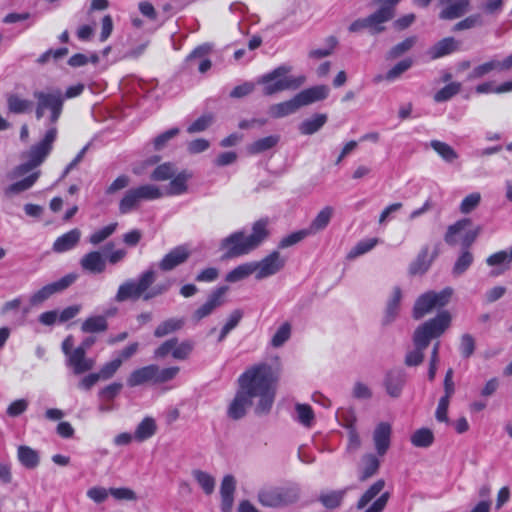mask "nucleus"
Listing matches in <instances>:
<instances>
[{
  "mask_svg": "<svg viewBox=\"0 0 512 512\" xmlns=\"http://www.w3.org/2000/svg\"><path fill=\"white\" fill-rule=\"evenodd\" d=\"M278 377L271 365L258 363L247 368L238 378V389L227 406L226 415L237 421L244 418L251 407L258 416L270 413Z\"/></svg>",
  "mask_w": 512,
  "mask_h": 512,
  "instance_id": "1",
  "label": "nucleus"
},
{
  "mask_svg": "<svg viewBox=\"0 0 512 512\" xmlns=\"http://www.w3.org/2000/svg\"><path fill=\"white\" fill-rule=\"evenodd\" d=\"M33 97L36 100L35 116L38 120L44 117L46 111H49L48 128L44 137L31 147L28 162L15 168L13 177L22 176L39 166L49 155L57 137L58 131L55 124L63 110L64 96L62 91L58 88L36 90L33 92Z\"/></svg>",
  "mask_w": 512,
  "mask_h": 512,
  "instance_id": "2",
  "label": "nucleus"
},
{
  "mask_svg": "<svg viewBox=\"0 0 512 512\" xmlns=\"http://www.w3.org/2000/svg\"><path fill=\"white\" fill-rule=\"evenodd\" d=\"M450 321V314L443 311L433 319L420 325L413 335L415 349L406 354L405 364L407 366L420 365L424 359V350L428 347L431 339L441 336L448 328Z\"/></svg>",
  "mask_w": 512,
  "mask_h": 512,
  "instance_id": "3",
  "label": "nucleus"
},
{
  "mask_svg": "<svg viewBox=\"0 0 512 512\" xmlns=\"http://www.w3.org/2000/svg\"><path fill=\"white\" fill-rule=\"evenodd\" d=\"M268 236L267 221L259 220L253 224L252 233L245 235L237 231L221 241V249L228 258L246 255L256 249Z\"/></svg>",
  "mask_w": 512,
  "mask_h": 512,
  "instance_id": "4",
  "label": "nucleus"
},
{
  "mask_svg": "<svg viewBox=\"0 0 512 512\" xmlns=\"http://www.w3.org/2000/svg\"><path fill=\"white\" fill-rule=\"evenodd\" d=\"M290 71V66L281 65L259 77L257 83L263 85V94L270 96L285 90H295L305 83L304 75L288 76Z\"/></svg>",
  "mask_w": 512,
  "mask_h": 512,
  "instance_id": "5",
  "label": "nucleus"
},
{
  "mask_svg": "<svg viewBox=\"0 0 512 512\" xmlns=\"http://www.w3.org/2000/svg\"><path fill=\"white\" fill-rule=\"evenodd\" d=\"M300 487L296 484L287 486H266L257 493V500L267 508H284L300 499Z\"/></svg>",
  "mask_w": 512,
  "mask_h": 512,
  "instance_id": "6",
  "label": "nucleus"
},
{
  "mask_svg": "<svg viewBox=\"0 0 512 512\" xmlns=\"http://www.w3.org/2000/svg\"><path fill=\"white\" fill-rule=\"evenodd\" d=\"M156 280V271L149 268L143 271L137 280L129 279L123 282L115 294L116 302H125L127 300L143 299V295L153 285Z\"/></svg>",
  "mask_w": 512,
  "mask_h": 512,
  "instance_id": "7",
  "label": "nucleus"
},
{
  "mask_svg": "<svg viewBox=\"0 0 512 512\" xmlns=\"http://www.w3.org/2000/svg\"><path fill=\"white\" fill-rule=\"evenodd\" d=\"M452 294L453 289L446 287L439 292L428 291L420 295L413 307V317L419 320L434 309L444 307L449 303Z\"/></svg>",
  "mask_w": 512,
  "mask_h": 512,
  "instance_id": "8",
  "label": "nucleus"
},
{
  "mask_svg": "<svg viewBox=\"0 0 512 512\" xmlns=\"http://www.w3.org/2000/svg\"><path fill=\"white\" fill-rule=\"evenodd\" d=\"M286 263V259L278 251H273L261 261H252L255 278L262 280L278 273Z\"/></svg>",
  "mask_w": 512,
  "mask_h": 512,
  "instance_id": "9",
  "label": "nucleus"
},
{
  "mask_svg": "<svg viewBox=\"0 0 512 512\" xmlns=\"http://www.w3.org/2000/svg\"><path fill=\"white\" fill-rule=\"evenodd\" d=\"M77 277L78 276L74 273L67 274L61 279L43 286L41 289L31 295L30 303L34 306L43 303L52 295L67 289L77 280Z\"/></svg>",
  "mask_w": 512,
  "mask_h": 512,
  "instance_id": "10",
  "label": "nucleus"
},
{
  "mask_svg": "<svg viewBox=\"0 0 512 512\" xmlns=\"http://www.w3.org/2000/svg\"><path fill=\"white\" fill-rule=\"evenodd\" d=\"M227 291V286H221L213 290L208 296L206 302L194 312L193 318L199 321L212 314L216 308L224 304V296L227 293Z\"/></svg>",
  "mask_w": 512,
  "mask_h": 512,
  "instance_id": "11",
  "label": "nucleus"
},
{
  "mask_svg": "<svg viewBox=\"0 0 512 512\" xmlns=\"http://www.w3.org/2000/svg\"><path fill=\"white\" fill-rule=\"evenodd\" d=\"M406 384V373L402 369L389 370L383 379L386 393L392 398H399Z\"/></svg>",
  "mask_w": 512,
  "mask_h": 512,
  "instance_id": "12",
  "label": "nucleus"
},
{
  "mask_svg": "<svg viewBox=\"0 0 512 512\" xmlns=\"http://www.w3.org/2000/svg\"><path fill=\"white\" fill-rule=\"evenodd\" d=\"M66 365L71 368L73 374L81 375L94 368L95 360L87 357L82 348H75L66 359Z\"/></svg>",
  "mask_w": 512,
  "mask_h": 512,
  "instance_id": "13",
  "label": "nucleus"
},
{
  "mask_svg": "<svg viewBox=\"0 0 512 512\" xmlns=\"http://www.w3.org/2000/svg\"><path fill=\"white\" fill-rule=\"evenodd\" d=\"M394 17V10L391 6H381L377 11L367 16L368 29L372 35L379 34L385 30L384 23Z\"/></svg>",
  "mask_w": 512,
  "mask_h": 512,
  "instance_id": "14",
  "label": "nucleus"
},
{
  "mask_svg": "<svg viewBox=\"0 0 512 512\" xmlns=\"http://www.w3.org/2000/svg\"><path fill=\"white\" fill-rule=\"evenodd\" d=\"M443 6L439 17L444 20H453L463 16L469 9V0H439Z\"/></svg>",
  "mask_w": 512,
  "mask_h": 512,
  "instance_id": "15",
  "label": "nucleus"
},
{
  "mask_svg": "<svg viewBox=\"0 0 512 512\" xmlns=\"http://www.w3.org/2000/svg\"><path fill=\"white\" fill-rule=\"evenodd\" d=\"M156 364H150L133 370L127 378V385L131 388L151 383L155 385Z\"/></svg>",
  "mask_w": 512,
  "mask_h": 512,
  "instance_id": "16",
  "label": "nucleus"
},
{
  "mask_svg": "<svg viewBox=\"0 0 512 512\" xmlns=\"http://www.w3.org/2000/svg\"><path fill=\"white\" fill-rule=\"evenodd\" d=\"M190 256L189 250L184 246H177L167 253L159 262L162 271H170L187 261Z\"/></svg>",
  "mask_w": 512,
  "mask_h": 512,
  "instance_id": "17",
  "label": "nucleus"
},
{
  "mask_svg": "<svg viewBox=\"0 0 512 512\" xmlns=\"http://www.w3.org/2000/svg\"><path fill=\"white\" fill-rule=\"evenodd\" d=\"M392 427L388 422H380L373 431V442L377 453L384 455L390 446Z\"/></svg>",
  "mask_w": 512,
  "mask_h": 512,
  "instance_id": "18",
  "label": "nucleus"
},
{
  "mask_svg": "<svg viewBox=\"0 0 512 512\" xmlns=\"http://www.w3.org/2000/svg\"><path fill=\"white\" fill-rule=\"evenodd\" d=\"M80 266L87 273L101 274L106 269V259L99 251H91L82 256Z\"/></svg>",
  "mask_w": 512,
  "mask_h": 512,
  "instance_id": "19",
  "label": "nucleus"
},
{
  "mask_svg": "<svg viewBox=\"0 0 512 512\" xmlns=\"http://www.w3.org/2000/svg\"><path fill=\"white\" fill-rule=\"evenodd\" d=\"M328 94L329 88L326 85H317L299 92L296 97L300 106L303 107L326 99Z\"/></svg>",
  "mask_w": 512,
  "mask_h": 512,
  "instance_id": "20",
  "label": "nucleus"
},
{
  "mask_svg": "<svg viewBox=\"0 0 512 512\" xmlns=\"http://www.w3.org/2000/svg\"><path fill=\"white\" fill-rule=\"evenodd\" d=\"M236 487L235 478L232 475H226L221 483V509L223 512H230L234 502V492Z\"/></svg>",
  "mask_w": 512,
  "mask_h": 512,
  "instance_id": "21",
  "label": "nucleus"
},
{
  "mask_svg": "<svg viewBox=\"0 0 512 512\" xmlns=\"http://www.w3.org/2000/svg\"><path fill=\"white\" fill-rule=\"evenodd\" d=\"M19 463L28 470L37 468L40 464V453L27 445H19L17 448Z\"/></svg>",
  "mask_w": 512,
  "mask_h": 512,
  "instance_id": "22",
  "label": "nucleus"
},
{
  "mask_svg": "<svg viewBox=\"0 0 512 512\" xmlns=\"http://www.w3.org/2000/svg\"><path fill=\"white\" fill-rule=\"evenodd\" d=\"M402 299V291L399 287H394L392 295L389 298L385 313L382 319L383 325H390L398 316L400 310V302Z\"/></svg>",
  "mask_w": 512,
  "mask_h": 512,
  "instance_id": "23",
  "label": "nucleus"
},
{
  "mask_svg": "<svg viewBox=\"0 0 512 512\" xmlns=\"http://www.w3.org/2000/svg\"><path fill=\"white\" fill-rule=\"evenodd\" d=\"M458 48L459 42L456 39L446 37L433 45L427 53L431 59H438L457 51Z\"/></svg>",
  "mask_w": 512,
  "mask_h": 512,
  "instance_id": "24",
  "label": "nucleus"
},
{
  "mask_svg": "<svg viewBox=\"0 0 512 512\" xmlns=\"http://www.w3.org/2000/svg\"><path fill=\"white\" fill-rule=\"evenodd\" d=\"M80 237L81 231L77 228H74L55 240L53 244V250L58 253L69 251L77 245Z\"/></svg>",
  "mask_w": 512,
  "mask_h": 512,
  "instance_id": "25",
  "label": "nucleus"
},
{
  "mask_svg": "<svg viewBox=\"0 0 512 512\" xmlns=\"http://www.w3.org/2000/svg\"><path fill=\"white\" fill-rule=\"evenodd\" d=\"M472 226V221L469 218L458 220L456 223L448 226L444 240L449 245L457 244L458 240L462 241L464 230Z\"/></svg>",
  "mask_w": 512,
  "mask_h": 512,
  "instance_id": "26",
  "label": "nucleus"
},
{
  "mask_svg": "<svg viewBox=\"0 0 512 512\" xmlns=\"http://www.w3.org/2000/svg\"><path fill=\"white\" fill-rule=\"evenodd\" d=\"M300 108L301 106L295 95L292 99L288 101L271 105L269 107L268 113L273 118H282L295 113Z\"/></svg>",
  "mask_w": 512,
  "mask_h": 512,
  "instance_id": "27",
  "label": "nucleus"
},
{
  "mask_svg": "<svg viewBox=\"0 0 512 512\" xmlns=\"http://www.w3.org/2000/svg\"><path fill=\"white\" fill-rule=\"evenodd\" d=\"M7 109L12 114H25L33 109V102L25 99L18 94H9L7 96Z\"/></svg>",
  "mask_w": 512,
  "mask_h": 512,
  "instance_id": "28",
  "label": "nucleus"
},
{
  "mask_svg": "<svg viewBox=\"0 0 512 512\" xmlns=\"http://www.w3.org/2000/svg\"><path fill=\"white\" fill-rule=\"evenodd\" d=\"M157 432V424L154 418L145 417L136 427L134 439L138 442H144L152 438Z\"/></svg>",
  "mask_w": 512,
  "mask_h": 512,
  "instance_id": "29",
  "label": "nucleus"
},
{
  "mask_svg": "<svg viewBox=\"0 0 512 512\" xmlns=\"http://www.w3.org/2000/svg\"><path fill=\"white\" fill-rule=\"evenodd\" d=\"M210 50L211 46L208 44L198 46L190 53L187 60L192 64L199 59L198 70L201 73H205L211 68L212 65L211 61L205 57L210 52Z\"/></svg>",
  "mask_w": 512,
  "mask_h": 512,
  "instance_id": "30",
  "label": "nucleus"
},
{
  "mask_svg": "<svg viewBox=\"0 0 512 512\" xmlns=\"http://www.w3.org/2000/svg\"><path fill=\"white\" fill-rule=\"evenodd\" d=\"M39 177V172H34L26 178L17 181L4 189V196L10 198L14 194H19L30 189Z\"/></svg>",
  "mask_w": 512,
  "mask_h": 512,
  "instance_id": "31",
  "label": "nucleus"
},
{
  "mask_svg": "<svg viewBox=\"0 0 512 512\" xmlns=\"http://www.w3.org/2000/svg\"><path fill=\"white\" fill-rule=\"evenodd\" d=\"M108 329L107 318L103 315L90 316L81 325L83 333H99Z\"/></svg>",
  "mask_w": 512,
  "mask_h": 512,
  "instance_id": "32",
  "label": "nucleus"
},
{
  "mask_svg": "<svg viewBox=\"0 0 512 512\" xmlns=\"http://www.w3.org/2000/svg\"><path fill=\"white\" fill-rule=\"evenodd\" d=\"M333 212H334V210L331 206L324 207L316 215L314 220L311 222L309 228H307L310 235H313V234L325 229L332 218Z\"/></svg>",
  "mask_w": 512,
  "mask_h": 512,
  "instance_id": "33",
  "label": "nucleus"
},
{
  "mask_svg": "<svg viewBox=\"0 0 512 512\" xmlns=\"http://www.w3.org/2000/svg\"><path fill=\"white\" fill-rule=\"evenodd\" d=\"M433 259L434 256L429 257L428 247L423 248L417 258L410 264V273L413 275L425 273L429 269Z\"/></svg>",
  "mask_w": 512,
  "mask_h": 512,
  "instance_id": "34",
  "label": "nucleus"
},
{
  "mask_svg": "<svg viewBox=\"0 0 512 512\" xmlns=\"http://www.w3.org/2000/svg\"><path fill=\"white\" fill-rule=\"evenodd\" d=\"M141 200L135 188L128 189L119 202V212L121 214H128L133 210L139 208Z\"/></svg>",
  "mask_w": 512,
  "mask_h": 512,
  "instance_id": "35",
  "label": "nucleus"
},
{
  "mask_svg": "<svg viewBox=\"0 0 512 512\" xmlns=\"http://www.w3.org/2000/svg\"><path fill=\"white\" fill-rule=\"evenodd\" d=\"M327 121L325 114H316L313 117L304 120L299 125V131L302 135H312L319 131Z\"/></svg>",
  "mask_w": 512,
  "mask_h": 512,
  "instance_id": "36",
  "label": "nucleus"
},
{
  "mask_svg": "<svg viewBox=\"0 0 512 512\" xmlns=\"http://www.w3.org/2000/svg\"><path fill=\"white\" fill-rule=\"evenodd\" d=\"M385 481L379 479L374 482L360 497L356 507L358 510H363L372 500H374L384 489Z\"/></svg>",
  "mask_w": 512,
  "mask_h": 512,
  "instance_id": "37",
  "label": "nucleus"
},
{
  "mask_svg": "<svg viewBox=\"0 0 512 512\" xmlns=\"http://www.w3.org/2000/svg\"><path fill=\"white\" fill-rule=\"evenodd\" d=\"M362 462L363 467L359 474V480L364 482L378 472L380 461L375 455L367 454L363 456Z\"/></svg>",
  "mask_w": 512,
  "mask_h": 512,
  "instance_id": "38",
  "label": "nucleus"
},
{
  "mask_svg": "<svg viewBox=\"0 0 512 512\" xmlns=\"http://www.w3.org/2000/svg\"><path fill=\"white\" fill-rule=\"evenodd\" d=\"M492 71H502L501 61L491 59L485 63H482L472 69L468 74V80L480 79Z\"/></svg>",
  "mask_w": 512,
  "mask_h": 512,
  "instance_id": "39",
  "label": "nucleus"
},
{
  "mask_svg": "<svg viewBox=\"0 0 512 512\" xmlns=\"http://www.w3.org/2000/svg\"><path fill=\"white\" fill-rule=\"evenodd\" d=\"M252 274H255L252 262H247L238 265L230 272H228L225 277V280L229 283H236L244 280L245 278L249 277Z\"/></svg>",
  "mask_w": 512,
  "mask_h": 512,
  "instance_id": "40",
  "label": "nucleus"
},
{
  "mask_svg": "<svg viewBox=\"0 0 512 512\" xmlns=\"http://www.w3.org/2000/svg\"><path fill=\"white\" fill-rule=\"evenodd\" d=\"M279 139L280 138L278 135H271L258 139L247 147V151L253 155L265 152L276 146V144L279 142Z\"/></svg>",
  "mask_w": 512,
  "mask_h": 512,
  "instance_id": "41",
  "label": "nucleus"
},
{
  "mask_svg": "<svg viewBox=\"0 0 512 512\" xmlns=\"http://www.w3.org/2000/svg\"><path fill=\"white\" fill-rule=\"evenodd\" d=\"M430 146L444 161L448 163H452L458 158V154L453 147L445 142L432 140L430 142Z\"/></svg>",
  "mask_w": 512,
  "mask_h": 512,
  "instance_id": "42",
  "label": "nucleus"
},
{
  "mask_svg": "<svg viewBox=\"0 0 512 512\" xmlns=\"http://www.w3.org/2000/svg\"><path fill=\"white\" fill-rule=\"evenodd\" d=\"M190 175L186 172L175 174L169 183L168 195H181L187 191V180Z\"/></svg>",
  "mask_w": 512,
  "mask_h": 512,
  "instance_id": "43",
  "label": "nucleus"
},
{
  "mask_svg": "<svg viewBox=\"0 0 512 512\" xmlns=\"http://www.w3.org/2000/svg\"><path fill=\"white\" fill-rule=\"evenodd\" d=\"M433 441V432L428 428L418 429L411 435V443L415 447L427 448L433 444Z\"/></svg>",
  "mask_w": 512,
  "mask_h": 512,
  "instance_id": "44",
  "label": "nucleus"
},
{
  "mask_svg": "<svg viewBox=\"0 0 512 512\" xmlns=\"http://www.w3.org/2000/svg\"><path fill=\"white\" fill-rule=\"evenodd\" d=\"M192 475L207 495L213 493L215 489V479L212 475L199 469L193 470Z\"/></svg>",
  "mask_w": 512,
  "mask_h": 512,
  "instance_id": "45",
  "label": "nucleus"
},
{
  "mask_svg": "<svg viewBox=\"0 0 512 512\" xmlns=\"http://www.w3.org/2000/svg\"><path fill=\"white\" fill-rule=\"evenodd\" d=\"M461 83L460 82H450L439 91H437L433 99L437 103H442L450 100L455 95H457L461 91Z\"/></svg>",
  "mask_w": 512,
  "mask_h": 512,
  "instance_id": "46",
  "label": "nucleus"
},
{
  "mask_svg": "<svg viewBox=\"0 0 512 512\" xmlns=\"http://www.w3.org/2000/svg\"><path fill=\"white\" fill-rule=\"evenodd\" d=\"M141 202L142 201H153L163 196V192L160 188L153 184H144L134 187Z\"/></svg>",
  "mask_w": 512,
  "mask_h": 512,
  "instance_id": "47",
  "label": "nucleus"
},
{
  "mask_svg": "<svg viewBox=\"0 0 512 512\" xmlns=\"http://www.w3.org/2000/svg\"><path fill=\"white\" fill-rule=\"evenodd\" d=\"M184 322L181 319L170 318L160 323L155 331L154 335L158 338L164 337L172 332H175L183 326Z\"/></svg>",
  "mask_w": 512,
  "mask_h": 512,
  "instance_id": "48",
  "label": "nucleus"
},
{
  "mask_svg": "<svg viewBox=\"0 0 512 512\" xmlns=\"http://www.w3.org/2000/svg\"><path fill=\"white\" fill-rule=\"evenodd\" d=\"M296 420L305 427H311L314 423V412L308 404H296Z\"/></svg>",
  "mask_w": 512,
  "mask_h": 512,
  "instance_id": "49",
  "label": "nucleus"
},
{
  "mask_svg": "<svg viewBox=\"0 0 512 512\" xmlns=\"http://www.w3.org/2000/svg\"><path fill=\"white\" fill-rule=\"evenodd\" d=\"M474 257L471 252L468 250H464L459 257L457 258L453 268L452 274L455 277L462 275L464 272L468 270V268L473 263Z\"/></svg>",
  "mask_w": 512,
  "mask_h": 512,
  "instance_id": "50",
  "label": "nucleus"
},
{
  "mask_svg": "<svg viewBox=\"0 0 512 512\" xmlns=\"http://www.w3.org/2000/svg\"><path fill=\"white\" fill-rule=\"evenodd\" d=\"M417 37L410 36L393 46L387 53V59H395L409 51L416 43Z\"/></svg>",
  "mask_w": 512,
  "mask_h": 512,
  "instance_id": "51",
  "label": "nucleus"
},
{
  "mask_svg": "<svg viewBox=\"0 0 512 512\" xmlns=\"http://www.w3.org/2000/svg\"><path fill=\"white\" fill-rule=\"evenodd\" d=\"M290 336H291V325L288 322H284L278 327L275 334L271 338L270 343L274 348H279V347L283 346L284 343L289 340Z\"/></svg>",
  "mask_w": 512,
  "mask_h": 512,
  "instance_id": "52",
  "label": "nucleus"
},
{
  "mask_svg": "<svg viewBox=\"0 0 512 512\" xmlns=\"http://www.w3.org/2000/svg\"><path fill=\"white\" fill-rule=\"evenodd\" d=\"M175 174V166L168 162L157 166L152 172L150 178L154 181H165L171 179Z\"/></svg>",
  "mask_w": 512,
  "mask_h": 512,
  "instance_id": "53",
  "label": "nucleus"
},
{
  "mask_svg": "<svg viewBox=\"0 0 512 512\" xmlns=\"http://www.w3.org/2000/svg\"><path fill=\"white\" fill-rule=\"evenodd\" d=\"M173 285V280L167 279L163 282L157 283L156 285L152 286L146 291V293L143 295L144 301H149L152 298L161 296L169 291L171 286Z\"/></svg>",
  "mask_w": 512,
  "mask_h": 512,
  "instance_id": "54",
  "label": "nucleus"
},
{
  "mask_svg": "<svg viewBox=\"0 0 512 512\" xmlns=\"http://www.w3.org/2000/svg\"><path fill=\"white\" fill-rule=\"evenodd\" d=\"M377 239H369V240H363L358 242L347 254V258L352 260L355 259L358 256H361L370 250H372L376 244Z\"/></svg>",
  "mask_w": 512,
  "mask_h": 512,
  "instance_id": "55",
  "label": "nucleus"
},
{
  "mask_svg": "<svg viewBox=\"0 0 512 512\" xmlns=\"http://www.w3.org/2000/svg\"><path fill=\"white\" fill-rule=\"evenodd\" d=\"M179 370L177 366L160 368L157 365V371H155V385L164 384L173 380L178 375Z\"/></svg>",
  "mask_w": 512,
  "mask_h": 512,
  "instance_id": "56",
  "label": "nucleus"
},
{
  "mask_svg": "<svg viewBox=\"0 0 512 512\" xmlns=\"http://www.w3.org/2000/svg\"><path fill=\"white\" fill-rule=\"evenodd\" d=\"M116 228H117V223H111V224L95 231L94 233H92L90 235L89 242L93 245L100 244L101 242H103L104 240L109 238L115 232Z\"/></svg>",
  "mask_w": 512,
  "mask_h": 512,
  "instance_id": "57",
  "label": "nucleus"
},
{
  "mask_svg": "<svg viewBox=\"0 0 512 512\" xmlns=\"http://www.w3.org/2000/svg\"><path fill=\"white\" fill-rule=\"evenodd\" d=\"M412 66L411 59H404L398 62L395 66H393L385 75L384 79L392 82L400 77L404 72H406Z\"/></svg>",
  "mask_w": 512,
  "mask_h": 512,
  "instance_id": "58",
  "label": "nucleus"
},
{
  "mask_svg": "<svg viewBox=\"0 0 512 512\" xmlns=\"http://www.w3.org/2000/svg\"><path fill=\"white\" fill-rule=\"evenodd\" d=\"M481 201V195L479 192H473L467 195L460 203V212L468 214L478 207Z\"/></svg>",
  "mask_w": 512,
  "mask_h": 512,
  "instance_id": "59",
  "label": "nucleus"
},
{
  "mask_svg": "<svg viewBox=\"0 0 512 512\" xmlns=\"http://www.w3.org/2000/svg\"><path fill=\"white\" fill-rule=\"evenodd\" d=\"M121 365L122 359L116 358L108 363H105L97 374L99 375L100 379L108 380L114 376V374L118 371Z\"/></svg>",
  "mask_w": 512,
  "mask_h": 512,
  "instance_id": "60",
  "label": "nucleus"
},
{
  "mask_svg": "<svg viewBox=\"0 0 512 512\" xmlns=\"http://www.w3.org/2000/svg\"><path fill=\"white\" fill-rule=\"evenodd\" d=\"M343 499V493L339 491H331L322 494L319 498L320 502L328 509H334L340 506Z\"/></svg>",
  "mask_w": 512,
  "mask_h": 512,
  "instance_id": "61",
  "label": "nucleus"
},
{
  "mask_svg": "<svg viewBox=\"0 0 512 512\" xmlns=\"http://www.w3.org/2000/svg\"><path fill=\"white\" fill-rule=\"evenodd\" d=\"M193 348V342L185 340L179 343L177 339L175 349L173 350V358L177 360H185L189 357Z\"/></svg>",
  "mask_w": 512,
  "mask_h": 512,
  "instance_id": "62",
  "label": "nucleus"
},
{
  "mask_svg": "<svg viewBox=\"0 0 512 512\" xmlns=\"http://www.w3.org/2000/svg\"><path fill=\"white\" fill-rule=\"evenodd\" d=\"M340 424L347 430L356 429L357 417L352 409H342L337 413Z\"/></svg>",
  "mask_w": 512,
  "mask_h": 512,
  "instance_id": "63",
  "label": "nucleus"
},
{
  "mask_svg": "<svg viewBox=\"0 0 512 512\" xmlns=\"http://www.w3.org/2000/svg\"><path fill=\"white\" fill-rule=\"evenodd\" d=\"M512 261V247L509 251L502 250L490 255L486 259V263L489 266L508 264Z\"/></svg>",
  "mask_w": 512,
  "mask_h": 512,
  "instance_id": "64",
  "label": "nucleus"
}]
</instances>
